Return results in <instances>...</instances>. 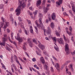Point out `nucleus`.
<instances>
[{
  "label": "nucleus",
  "instance_id": "nucleus-14",
  "mask_svg": "<svg viewBox=\"0 0 75 75\" xmlns=\"http://www.w3.org/2000/svg\"><path fill=\"white\" fill-rule=\"evenodd\" d=\"M43 10L44 12L47 13L48 11V10H49V8L47 7H44Z\"/></svg>",
  "mask_w": 75,
  "mask_h": 75
},
{
  "label": "nucleus",
  "instance_id": "nucleus-33",
  "mask_svg": "<svg viewBox=\"0 0 75 75\" xmlns=\"http://www.w3.org/2000/svg\"><path fill=\"white\" fill-rule=\"evenodd\" d=\"M1 25V27H3V25H4V22H3V23L2 22H1L0 23Z\"/></svg>",
  "mask_w": 75,
  "mask_h": 75
},
{
  "label": "nucleus",
  "instance_id": "nucleus-56",
  "mask_svg": "<svg viewBox=\"0 0 75 75\" xmlns=\"http://www.w3.org/2000/svg\"><path fill=\"white\" fill-rule=\"evenodd\" d=\"M11 37H13V33H11Z\"/></svg>",
  "mask_w": 75,
  "mask_h": 75
},
{
  "label": "nucleus",
  "instance_id": "nucleus-21",
  "mask_svg": "<svg viewBox=\"0 0 75 75\" xmlns=\"http://www.w3.org/2000/svg\"><path fill=\"white\" fill-rule=\"evenodd\" d=\"M51 27L52 28H54V24L53 22H52L51 23Z\"/></svg>",
  "mask_w": 75,
  "mask_h": 75
},
{
  "label": "nucleus",
  "instance_id": "nucleus-52",
  "mask_svg": "<svg viewBox=\"0 0 75 75\" xmlns=\"http://www.w3.org/2000/svg\"><path fill=\"white\" fill-rule=\"evenodd\" d=\"M65 41L67 42H69V39H66V40H65Z\"/></svg>",
  "mask_w": 75,
  "mask_h": 75
},
{
  "label": "nucleus",
  "instance_id": "nucleus-59",
  "mask_svg": "<svg viewBox=\"0 0 75 75\" xmlns=\"http://www.w3.org/2000/svg\"><path fill=\"white\" fill-rule=\"evenodd\" d=\"M25 53H26V54L27 55V56H28V57H29V55H28V53H27V52H25Z\"/></svg>",
  "mask_w": 75,
  "mask_h": 75
},
{
  "label": "nucleus",
  "instance_id": "nucleus-60",
  "mask_svg": "<svg viewBox=\"0 0 75 75\" xmlns=\"http://www.w3.org/2000/svg\"><path fill=\"white\" fill-rule=\"evenodd\" d=\"M25 34H26L27 35V34H28L27 33V30H25Z\"/></svg>",
  "mask_w": 75,
  "mask_h": 75
},
{
  "label": "nucleus",
  "instance_id": "nucleus-26",
  "mask_svg": "<svg viewBox=\"0 0 75 75\" xmlns=\"http://www.w3.org/2000/svg\"><path fill=\"white\" fill-rule=\"evenodd\" d=\"M2 40L4 41V42H5L7 41V40L6 38H5L3 37L2 38Z\"/></svg>",
  "mask_w": 75,
  "mask_h": 75
},
{
  "label": "nucleus",
  "instance_id": "nucleus-34",
  "mask_svg": "<svg viewBox=\"0 0 75 75\" xmlns=\"http://www.w3.org/2000/svg\"><path fill=\"white\" fill-rule=\"evenodd\" d=\"M44 67H45L46 69H48V66L47 65V64H46L45 65H44Z\"/></svg>",
  "mask_w": 75,
  "mask_h": 75
},
{
  "label": "nucleus",
  "instance_id": "nucleus-42",
  "mask_svg": "<svg viewBox=\"0 0 75 75\" xmlns=\"http://www.w3.org/2000/svg\"><path fill=\"white\" fill-rule=\"evenodd\" d=\"M39 16L40 17H42V15L41 13H40Z\"/></svg>",
  "mask_w": 75,
  "mask_h": 75
},
{
  "label": "nucleus",
  "instance_id": "nucleus-15",
  "mask_svg": "<svg viewBox=\"0 0 75 75\" xmlns=\"http://www.w3.org/2000/svg\"><path fill=\"white\" fill-rule=\"evenodd\" d=\"M56 32V35L57 36H58V37H59L60 36V32H61V30H60L59 32H58L57 30H56L55 31Z\"/></svg>",
  "mask_w": 75,
  "mask_h": 75
},
{
  "label": "nucleus",
  "instance_id": "nucleus-13",
  "mask_svg": "<svg viewBox=\"0 0 75 75\" xmlns=\"http://www.w3.org/2000/svg\"><path fill=\"white\" fill-rule=\"evenodd\" d=\"M62 0H59V2H56V3L58 6H60V4H62Z\"/></svg>",
  "mask_w": 75,
  "mask_h": 75
},
{
  "label": "nucleus",
  "instance_id": "nucleus-23",
  "mask_svg": "<svg viewBox=\"0 0 75 75\" xmlns=\"http://www.w3.org/2000/svg\"><path fill=\"white\" fill-rule=\"evenodd\" d=\"M57 39V38L55 37H54L52 39V40L54 41L55 42H57V40H56V39Z\"/></svg>",
  "mask_w": 75,
  "mask_h": 75
},
{
  "label": "nucleus",
  "instance_id": "nucleus-25",
  "mask_svg": "<svg viewBox=\"0 0 75 75\" xmlns=\"http://www.w3.org/2000/svg\"><path fill=\"white\" fill-rule=\"evenodd\" d=\"M1 20L3 21V22H5V21H6V19L3 17H2L1 18Z\"/></svg>",
  "mask_w": 75,
  "mask_h": 75
},
{
  "label": "nucleus",
  "instance_id": "nucleus-5",
  "mask_svg": "<svg viewBox=\"0 0 75 75\" xmlns=\"http://www.w3.org/2000/svg\"><path fill=\"white\" fill-rule=\"evenodd\" d=\"M59 38H57V42L59 44H64V41H63V40L62 39V38H60L59 39Z\"/></svg>",
  "mask_w": 75,
  "mask_h": 75
},
{
  "label": "nucleus",
  "instance_id": "nucleus-16",
  "mask_svg": "<svg viewBox=\"0 0 75 75\" xmlns=\"http://www.w3.org/2000/svg\"><path fill=\"white\" fill-rule=\"evenodd\" d=\"M51 29H50V27H48L47 30L46 31V32L47 33V34H50V33H51Z\"/></svg>",
  "mask_w": 75,
  "mask_h": 75
},
{
  "label": "nucleus",
  "instance_id": "nucleus-7",
  "mask_svg": "<svg viewBox=\"0 0 75 75\" xmlns=\"http://www.w3.org/2000/svg\"><path fill=\"white\" fill-rule=\"evenodd\" d=\"M53 20H55V18H56V14L55 13H53L51 16Z\"/></svg>",
  "mask_w": 75,
  "mask_h": 75
},
{
  "label": "nucleus",
  "instance_id": "nucleus-39",
  "mask_svg": "<svg viewBox=\"0 0 75 75\" xmlns=\"http://www.w3.org/2000/svg\"><path fill=\"white\" fill-rule=\"evenodd\" d=\"M23 48L24 50H26V47H25V45H24L23 46Z\"/></svg>",
  "mask_w": 75,
  "mask_h": 75
},
{
  "label": "nucleus",
  "instance_id": "nucleus-18",
  "mask_svg": "<svg viewBox=\"0 0 75 75\" xmlns=\"http://www.w3.org/2000/svg\"><path fill=\"white\" fill-rule=\"evenodd\" d=\"M4 7V5L3 4H1L0 5V9H2Z\"/></svg>",
  "mask_w": 75,
  "mask_h": 75
},
{
  "label": "nucleus",
  "instance_id": "nucleus-53",
  "mask_svg": "<svg viewBox=\"0 0 75 75\" xmlns=\"http://www.w3.org/2000/svg\"><path fill=\"white\" fill-rule=\"evenodd\" d=\"M63 14L64 16H67V13L66 12H64L63 13Z\"/></svg>",
  "mask_w": 75,
  "mask_h": 75
},
{
  "label": "nucleus",
  "instance_id": "nucleus-27",
  "mask_svg": "<svg viewBox=\"0 0 75 75\" xmlns=\"http://www.w3.org/2000/svg\"><path fill=\"white\" fill-rule=\"evenodd\" d=\"M35 28L36 30V32L37 33L38 31V28L36 26L35 27Z\"/></svg>",
  "mask_w": 75,
  "mask_h": 75
},
{
  "label": "nucleus",
  "instance_id": "nucleus-54",
  "mask_svg": "<svg viewBox=\"0 0 75 75\" xmlns=\"http://www.w3.org/2000/svg\"><path fill=\"white\" fill-rule=\"evenodd\" d=\"M38 7L39 9H41V7L39 5L38 6H37Z\"/></svg>",
  "mask_w": 75,
  "mask_h": 75
},
{
  "label": "nucleus",
  "instance_id": "nucleus-22",
  "mask_svg": "<svg viewBox=\"0 0 75 75\" xmlns=\"http://www.w3.org/2000/svg\"><path fill=\"white\" fill-rule=\"evenodd\" d=\"M69 13L71 14L72 17H73L74 16V15H73V14H72V11L71 10H69Z\"/></svg>",
  "mask_w": 75,
  "mask_h": 75
},
{
  "label": "nucleus",
  "instance_id": "nucleus-63",
  "mask_svg": "<svg viewBox=\"0 0 75 75\" xmlns=\"http://www.w3.org/2000/svg\"><path fill=\"white\" fill-rule=\"evenodd\" d=\"M13 66V68H16V65H15V64H12Z\"/></svg>",
  "mask_w": 75,
  "mask_h": 75
},
{
  "label": "nucleus",
  "instance_id": "nucleus-24",
  "mask_svg": "<svg viewBox=\"0 0 75 75\" xmlns=\"http://www.w3.org/2000/svg\"><path fill=\"white\" fill-rule=\"evenodd\" d=\"M1 65H2V67L4 68L5 69H6V68L5 66H4V65L3 63H1Z\"/></svg>",
  "mask_w": 75,
  "mask_h": 75
},
{
  "label": "nucleus",
  "instance_id": "nucleus-36",
  "mask_svg": "<svg viewBox=\"0 0 75 75\" xmlns=\"http://www.w3.org/2000/svg\"><path fill=\"white\" fill-rule=\"evenodd\" d=\"M32 60L33 62H35L36 61V59H35V58H34L32 59Z\"/></svg>",
  "mask_w": 75,
  "mask_h": 75
},
{
  "label": "nucleus",
  "instance_id": "nucleus-64",
  "mask_svg": "<svg viewBox=\"0 0 75 75\" xmlns=\"http://www.w3.org/2000/svg\"><path fill=\"white\" fill-rule=\"evenodd\" d=\"M7 33H10V30H8V29H7Z\"/></svg>",
  "mask_w": 75,
  "mask_h": 75
},
{
  "label": "nucleus",
  "instance_id": "nucleus-43",
  "mask_svg": "<svg viewBox=\"0 0 75 75\" xmlns=\"http://www.w3.org/2000/svg\"><path fill=\"white\" fill-rule=\"evenodd\" d=\"M41 61L42 64H44L45 63V60H44V59L41 60Z\"/></svg>",
  "mask_w": 75,
  "mask_h": 75
},
{
  "label": "nucleus",
  "instance_id": "nucleus-51",
  "mask_svg": "<svg viewBox=\"0 0 75 75\" xmlns=\"http://www.w3.org/2000/svg\"><path fill=\"white\" fill-rule=\"evenodd\" d=\"M14 22H15L14 23L15 25L16 26L17 25V22H16V21L15 20Z\"/></svg>",
  "mask_w": 75,
  "mask_h": 75
},
{
  "label": "nucleus",
  "instance_id": "nucleus-37",
  "mask_svg": "<svg viewBox=\"0 0 75 75\" xmlns=\"http://www.w3.org/2000/svg\"><path fill=\"white\" fill-rule=\"evenodd\" d=\"M33 41L34 42V43H35L36 44H37V42H36V40L35 39H34L33 40Z\"/></svg>",
  "mask_w": 75,
  "mask_h": 75
},
{
  "label": "nucleus",
  "instance_id": "nucleus-58",
  "mask_svg": "<svg viewBox=\"0 0 75 75\" xmlns=\"http://www.w3.org/2000/svg\"><path fill=\"white\" fill-rule=\"evenodd\" d=\"M11 70L13 73H14V69L13 68H11Z\"/></svg>",
  "mask_w": 75,
  "mask_h": 75
},
{
  "label": "nucleus",
  "instance_id": "nucleus-46",
  "mask_svg": "<svg viewBox=\"0 0 75 75\" xmlns=\"http://www.w3.org/2000/svg\"><path fill=\"white\" fill-rule=\"evenodd\" d=\"M5 48H6V50H7L8 51H9L10 52V49H9L8 48V47H5Z\"/></svg>",
  "mask_w": 75,
  "mask_h": 75
},
{
  "label": "nucleus",
  "instance_id": "nucleus-8",
  "mask_svg": "<svg viewBox=\"0 0 75 75\" xmlns=\"http://www.w3.org/2000/svg\"><path fill=\"white\" fill-rule=\"evenodd\" d=\"M38 46L42 50H44V49H45V46L43 45H39Z\"/></svg>",
  "mask_w": 75,
  "mask_h": 75
},
{
  "label": "nucleus",
  "instance_id": "nucleus-35",
  "mask_svg": "<svg viewBox=\"0 0 75 75\" xmlns=\"http://www.w3.org/2000/svg\"><path fill=\"white\" fill-rule=\"evenodd\" d=\"M71 62V61L69 60L67 61L66 62V65L68 64V63H69Z\"/></svg>",
  "mask_w": 75,
  "mask_h": 75
},
{
  "label": "nucleus",
  "instance_id": "nucleus-3",
  "mask_svg": "<svg viewBox=\"0 0 75 75\" xmlns=\"http://www.w3.org/2000/svg\"><path fill=\"white\" fill-rule=\"evenodd\" d=\"M17 35L18 36L16 37V36H15V38L16 40H18L19 42H21L23 41V38L20 37V36L19 35V33H18Z\"/></svg>",
  "mask_w": 75,
  "mask_h": 75
},
{
  "label": "nucleus",
  "instance_id": "nucleus-55",
  "mask_svg": "<svg viewBox=\"0 0 75 75\" xmlns=\"http://www.w3.org/2000/svg\"><path fill=\"white\" fill-rule=\"evenodd\" d=\"M72 66L73 65L72 64L70 65V68L71 69V70H72L73 69Z\"/></svg>",
  "mask_w": 75,
  "mask_h": 75
},
{
  "label": "nucleus",
  "instance_id": "nucleus-30",
  "mask_svg": "<svg viewBox=\"0 0 75 75\" xmlns=\"http://www.w3.org/2000/svg\"><path fill=\"white\" fill-rule=\"evenodd\" d=\"M71 7L73 6H75V4H74V3H72V2H71Z\"/></svg>",
  "mask_w": 75,
  "mask_h": 75
},
{
  "label": "nucleus",
  "instance_id": "nucleus-62",
  "mask_svg": "<svg viewBox=\"0 0 75 75\" xmlns=\"http://www.w3.org/2000/svg\"><path fill=\"white\" fill-rule=\"evenodd\" d=\"M32 8H33V7L32 6H31V7H29V9L30 10H33Z\"/></svg>",
  "mask_w": 75,
  "mask_h": 75
},
{
  "label": "nucleus",
  "instance_id": "nucleus-17",
  "mask_svg": "<svg viewBox=\"0 0 75 75\" xmlns=\"http://www.w3.org/2000/svg\"><path fill=\"white\" fill-rule=\"evenodd\" d=\"M38 2L36 4L37 6H39V5H40L41 4V0H39V1H37Z\"/></svg>",
  "mask_w": 75,
  "mask_h": 75
},
{
  "label": "nucleus",
  "instance_id": "nucleus-6",
  "mask_svg": "<svg viewBox=\"0 0 75 75\" xmlns=\"http://www.w3.org/2000/svg\"><path fill=\"white\" fill-rule=\"evenodd\" d=\"M38 23V21L37 20H36L35 22V23L36 24V25L37 26V27H38L39 28H40V27H41L42 28H44V27H42L41 25Z\"/></svg>",
  "mask_w": 75,
  "mask_h": 75
},
{
  "label": "nucleus",
  "instance_id": "nucleus-44",
  "mask_svg": "<svg viewBox=\"0 0 75 75\" xmlns=\"http://www.w3.org/2000/svg\"><path fill=\"white\" fill-rule=\"evenodd\" d=\"M75 51H74V52H71V54L72 55H74L75 54Z\"/></svg>",
  "mask_w": 75,
  "mask_h": 75
},
{
  "label": "nucleus",
  "instance_id": "nucleus-19",
  "mask_svg": "<svg viewBox=\"0 0 75 75\" xmlns=\"http://www.w3.org/2000/svg\"><path fill=\"white\" fill-rule=\"evenodd\" d=\"M20 25L21 28H24V24H23V23H20Z\"/></svg>",
  "mask_w": 75,
  "mask_h": 75
},
{
  "label": "nucleus",
  "instance_id": "nucleus-45",
  "mask_svg": "<svg viewBox=\"0 0 75 75\" xmlns=\"http://www.w3.org/2000/svg\"><path fill=\"white\" fill-rule=\"evenodd\" d=\"M63 38L64 40L65 41L67 39H66V38H65V35H63Z\"/></svg>",
  "mask_w": 75,
  "mask_h": 75
},
{
  "label": "nucleus",
  "instance_id": "nucleus-40",
  "mask_svg": "<svg viewBox=\"0 0 75 75\" xmlns=\"http://www.w3.org/2000/svg\"><path fill=\"white\" fill-rule=\"evenodd\" d=\"M27 21L28 24H31V21L30 20L27 19Z\"/></svg>",
  "mask_w": 75,
  "mask_h": 75
},
{
  "label": "nucleus",
  "instance_id": "nucleus-38",
  "mask_svg": "<svg viewBox=\"0 0 75 75\" xmlns=\"http://www.w3.org/2000/svg\"><path fill=\"white\" fill-rule=\"evenodd\" d=\"M16 62L18 64H19V65H20V62H19V61H18V60H17V59H16Z\"/></svg>",
  "mask_w": 75,
  "mask_h": 75
},
{
  "label": "nucleus",
  "instance_id": "nucleus-20",
  "mask_svg": "<svg viewBox=\"0 0 75 75\" xmlns=\"http://www.w3.org/2000/svg\"><path fill=\"white\" fill-rule=\"evenodd\" d=\"M5 43L6 42H3L0 43V45H3V46H5Z\"/></svg>",
  "mask_w": 75,
  "mask_h": 75
},
{
  "label": "nucleus",
  "instance_id": "nucleus-32",
  "mask_svg": "<svg viewBox=\"0 0 75 75\" xmlns=\"http://www.w3.org/2000/svg\"><path fill=\"white\" fill-rule=\"evenodd\" d=\"M67 33L69 35H72V33L71 32H68V31H67Z\"/></svg>",
  "mask_w": 75,
  "mask_h": 75
},
{
  "label": "nucleus",
  "instance_id": "nucleus-41",
  "mask_svg": "<svg viewBox=\"0 0 75 75\" xmlns=\"http://www.w3.org/2000/svg\"><path fill=\"white\" fill-rule=\"evenodd\" d=\"M18 32L20 33H22V30H21V29H20L18 30Z\"/></svg>",
  "mask_w": 75,
  "mask_h": 75
},
{
  "label": "nucleus",
  "instance_id": "nucleus-61",
  "mask_svg": "<svg viewBox=\"0 0 75 75\" xmlns=\"http://www.w3.org/2000/svg\"><path fill=\"white\" fill-rule=\"evenodd\" d=\"M40 59H41V60H43L44 59V58H43V57H41Z\"/></svg>",
  "mask_w": 75,
  "mask_h": 75
},
{
  "label": "nucleus",
  "instance_id": "nucleus-12",
  "mask_svg": "<svg viewBox=\"0 0 75 75\" xmlns=\"http://www.w3.org/2000/svg\"><path fill=\"white\" fill-rule=\"evenodd\" d=\"M28 43H29L30 46L31 47H33V44H32L31 42L30 41V38H28Z\"/></svg>",
  "mask_w": 75,
  "mask_h": 75
},
{
  "label": "nucleus",
  "instance_id": "nucleus-9",
  "mask_svg": "<svg viewBox=\"0 0 75 75\" xmlns=\"http://www.w3.org/2000/svg\"><path fill=\"white\" fill-rule=\"evenodd\" d=\"M55 67H56L57 69V71H59L60 70V67L59 66V64H58V63H56V65L54 66Z\"/></svg>",
  "mask_w": 75,
  "mask_h": 75
},
{
  "label": "nucleus",
  "instance_id": "nucleus-4",
  "mask_svg": "<svg viewBox=\"0 0 75 75\" xmlns=\"http://www.w3.org/2000/svg\"><path fill=\"white\" fill-rule=\"evenodd\" d=\"M19 1V3H20V6L19 5V6H20V8H21V7H23V8H24L25 7V3L23 2V3L22 4V3L23 2V1Z\"/></svg>",
  "mask_w": 75,
  "mask_h": 75
},
{
  "label": "nucleus",
  "instance_id": "nucleus-29",
  "mask_svg": "<svg viewBox=\"0 0 75 75\" xmlns=\"http://www.w3.org/2000/svg\"><path fill=\"white\" fill-rule=\"evenodd\" d=\"M69 29L70 31H72V27H71V26H69Z\"/></svg>",
  "mask_w": 75,
  "mask_h": 75
},
{
  "label": "nucleus",
  "instance_id": "nucleus-11",
  "mask_svg": "<svg viewBox=\"0 0 75 75\" xmlns=\"http://www.w3.org/2000/svg\"><path fill=\"white\" fill-rule=\"evenodd\" d=\"M41 20H42V18H40L39 19V22L40 24L41 25L42 27H44V26L43 25V24L42 23Z\"/></svg>",
  "mask_w": 75,
  "mask_h": 75
},
{
  "label": "nucleus",
  "instance_id": "nucleus-1",
  "mask_svg": "<svg viewBox=\"0 0 75 75\" xmlns=\"http://www.w3.org/2000/svg\"><path fill=\"white\" fill-rule=\"evenodd\" d=\"M65 51L66 52V54L67 55L69 54L71 52V51L69 50V49L68 47V44H67V42H66Z\"/></svg>",
  "mask_w": 75,
  "mask_h": 75
},
{
  "label": "nucleus",
  "instance_id": "nucleus-28",
  "mask_svg": "<svg viewBox=\"0 0 75 75\" xmlns=\"http://www.w3.org/2000/svg\"><path fill=\"white\" fill-rule=\"evenodd\" d=\"M18 20H19V21H22V19H21V18L20 16L18 17Z\"/></svg>",
  "mask_w": 75,
  "mask_h": 75
},
{
  "label": "nucleus",
  "instance_id": "nucleus-2",
  "mask_svg": "<svg viewBox=\"0 0 75 75\" xmlns=\"http://www.w3.org/2000/svg\"><path fill=\"white\" fill-rule=\"evenodd\" d=\"M21 6H19L18 7L17 9L15 11L17 12L16 13L17 16H18V15H20V14L21 13L20 12L21 11V8L20 7Z\"/></svg>",
  "mask_w": 75,
  "mask_h": 75
},
{
  "label": "nucleus",
  "instance_id": "nucleus-57",
  "mask_svg": "<svg viewBox=\"0 0 75 75\" xmlns=\"http://www.w3.org/2000/svg\"><path fill=\"white\" fill-rule=\"evenodd\" d=\"M11 59L12 62H13V56L11 57Z\"/></svg>",
  "mask_w": 75,
  "mask_h": 75
},
{
  "label": "nucleus",
  "instance_id": "nucleus-48",
  "mask_svg": "<svg viewBox=\"0 0 75 75\" xmlns=\"http://www.w3.org/2000/svg\"><path fill=\"white\" fill-rule=\"evenodd\" d=\"M37 11H36L35 12H33V14H34V15H36L37 14Z\"/></svg>",
  "mask_w": 75,
  "mask_h": 75
},
{
  "label": "nucleus",
  "instance_id": "nucleus-31",
  "mask_svg": "<svg viewBox=\"0 0 75 75\" xmlns=\"http://www.w3.org/2000/svg\"><path fill=\"white\" fill-rule=\"evenodd\" d=\"M54 47L56 51H58V50H59V49L58 48V47H57V48L56 46H54Z\"/></svg>",
  "mask_w": 75,
  "mask_h": 75
},
{
  "label": "nucleus",
  "instance_id": "nucleus-49",
  "mask_svg": "<svg viewBox=\"0 0 75 75\" xmlns=\"http://www.w3.org/2000/svg\"><path fill=\"white\" fill-rule=\"evenodd\" d=\"M67 73L69 75H71V73L69 71H67Z\"/></svg>",
  "mask_w": 75,
  "mask_h": 75
},
{
  "label": "nucleus",
  "instance_id": "nucleus-47",
  "mask_svg": "<svg viewBox=\"0 0 75 75\" xmlns=\"http://www.w3.org/2000/svg\"><path fill=\"white\" fill-rule=\"evenodd\" d=\"M30 31L31 33H33V29H30Z\"/></svg>",
  "mask_w": 75,
  "mask_h": 75
},
{
  "label": "nucleus",
  "instance_id": "nucleus-50",
  "mask_svg": "<svg viewBox=\"0 0 75 75\" xmlns=\"http://www.w3.org/2000/svg\"><path fill=\"white\" fill-rule=\"evenodd\" d=\"M51 71L52 72H54V69H53V67H51Z\"/></svg>",
  "mask_w": 75,
  "mask_h": 75
},
{
  "label": "nucleus",
  "instance_id": "nucleus-10",
  "mask_svg": "<svg viewBox=\"0 0 75 75\" xmlns=\"http://www.w3.org/2000/svg\"><path fill=\"white\" fill-rule=\"evenodd\" d=\"M10 21H12V23L13 24L14 23V19L13 18V15L11 14L10 16Z\"/></svg>",
  "mask_w": 75,
  "mask_h": 75
}]
</instances>
